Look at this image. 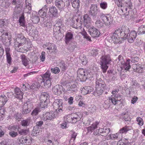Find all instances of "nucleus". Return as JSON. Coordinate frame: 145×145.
I'll use <instances>...</instances> for the list:
<instances>
[{"label": "nucleus", "instance_id": "5", "mask_svg": "<svg viewBox=\"0 0 145 145\" xmlns=\"http://www.w3.org/2000/svg\"><path fill=\"white\" fill-rule=\"evenodd\" d=\"M50 73L49 71H47L45 73L41 74L40 76V78H39L37 79L39 85H38L37 84L36 82L31 86L30 88L34 89L36 88H37L38 86H40V84L42 83H44L46 80L50 79Z\"/></svg>", "mask_w": 145, "mask_h": 145}, {"label": "nucleus", "instance_id": "52", "mask_svg": "<svg viewBox=\"0 0 145 145\" xmlns=\"http://www.w3.org/2000/svg\"><path fill=\"white\" fill-rule=\"evenodd\" d=\"M14 117L17 121H20L22 118V114L19 113H15L14 115Z\"/></svg>", "mask_w": 145, "mask_h": 145}, {"label": "nucleus", "instance_id": "32", "mask_svg": "<svg viewBox=\"0 0 145 145\" xmlns=\"http://www.w3.org/2000/svg\"><path fill=\"white\" fill-rule=\"evenodd\" d=\"M119 133H116V134H110L107 136L109 137V139L111 140L119 139H120L119 137Z\"/></svg>", "mask_w": 145, "mask_h": 145}, {"label": "nucleus", "instance_id": "10", "mask_svg": "<svg viewBox=\"0 0 145 145\" xmlns=\"http://www.w3.org/2000/svg\"><path fill=\"white\" fill-rule=\"evenodd\" d=\"M88 32L91 36L93 37H97L99 36L100 32L99 30L93 26H88Z\"/></svg>", "mask_w": 145, "mask_h": 145}, {"label": "nucleus", "instance_id": "49", "mask_svg": "<svg viewBox=\"0 0 145 145\" xmlns=\"http://www.w3.org/2000/svg\"><path fill=\"white\" fill-rule=\"evenodd\" d=\"M126 141L125 142L123 139L119 140L117 143V145H131L130 143L128 142L127 140H126Z\"/></svg>", "mask_w": 145, "mask_h": 145}, {"label": "nucleus", "instance_id": "35", "mask_svg": "<svg viewBox=\"0 0 145 145\" xmlns=\"http://www.w3.org/2000/svg\"><path fill=\"white\" fill-rule=\"evenodd\" d=\"M31 0H25V5H26V8H27L29 10L28 13L29 14H30V11L31 9Z\"/></svg>", "mask_w": 145, "mask_h": 145}, {"label": "nucleus", "instance_id": "30", "mask_svg": "<svg viewBox=\"0 0 145 145\" xmlns=\"http://www.w3.org/2000/svg\"><path fill=\"white\" fill-rule=\"evenodd\" d=\"M73 34L71 32L67 33L65 37V42L67 44L72 39Z\"/></svg>", "mask_w": 145, "mask_h": 145}, {"label": "nucleus", "instance_id": "34", "mask_svg": "<svg viewBox=\"0 0 145 145\" xmlns=\"http://www.w3.org/2000/svg\"><path fill=\"white\" fill-rule=\"evenodd\" d=\"M12 37L11 35H9V38L6 40L3 39L2 40L3 43L7 46H8L11 45L12 43Z\"/></svg>", "mask_w": 145, "mask_h": 145}, {"label": "nucleus", "instance_id": "4", "mask_svg": "<svg viewBox=\"0 0 145 145\" xmlns=\"http://www.w3.org/2000/svg\"><path fill=\"white\" fill-rule=\"evenodd\" d=\"M16 37V39L14 40V46L16 49H20L22 46L27 42V40L22 33L17 34Z\"/></svg>", "mask_w": 145, "mask_h": 145}, {"label": "nucleus", "instance_id": "61", "mask_svg": "<svg viewBox=\"0 0 145 145\" xmlns=\"http://www.w3.org/2000/svg\"><path fill=\"white\" fill-rule=\"evenodd\" d=\"M40 112L39 109L38 108H36L33 110L31 113V115L33 116L37 115L39 112Z\"/></svg>", "mask_w": 145, "mask_h": 145}, {"label": "nucleus", "instance_id": "53", "mask_svg": "<svg viewBox=\"0 0 145 145\" xmlns=\"http://www.w3.org/2000/svg\"><path fill=\"white\" fill-rule=\"evenodd\" d=\"M19 21L21 26L25 27L24 17V16H22L20 18L19 20Z\"/></svg>", "mask_w": 145, "mask_h": 145}, {"label": "nucleus", "instance_id": "29", "mask_svg": "<svg viewBox=\"0 0 145 145\" xmlns=\"http://www.w3.org/2000/svg\"><path fill=\"white\" fill-rule=\"evenodd\" d=\"M121 116L123 119L125 121H130L131 120L130 116L127 112L123 113Z\"/></svg>", "mask_w": 145, "mask_h": 145}, {"label": "nucleus", "instance_id": "48", "mask_svg": "<svg viewBox=\"0 0 145 145\" xmlns=\"http://www.w3.org/2000/svg\"><path fill=\"white\" fill-rule=\"evenodd\" d=\"M77 85L73 84H72L70 87L69 88V90L72 92H75L77 91Z\"/></svg>", "mask_w": 145, "mask_h": 145}, {"label": "nucleus", "instance_id": "9", "mask_svg": "<svg viewBox=\"0 0 145 145\" xmlns=\"http://www.w3.org/2000/svg\"><path fill=\"white\" fill-rule=\"evenodd\" d=\"M57 116V112L51 111L43 114L42 118L44 121L48 122L50 120H52Z\"/></svg>", "mask_w": 145, "mask_h": 145}, {"label": "nucleus", "instance_id": "55", "mask_svg": "<svg viewBox=\"0 0 145 145\" xmlns=\"http://www.w3.org/2000/svg\"><path fill=\"white\" fill-rule=\"evenodd\" d=\"M24 105H26V107H27V108L31 110L33 106L31 102L29 101H28L26 103H25Z\"/></svg>", "mask_w": 145, "mask_h": 145}, {"label": "nucleus", "instance_id": "3", "mask_svg": "<svg viewBox=\"0 0 145 145\" xmlns=\"http://www.w3.org/2000/svg\"><path fill=\"white\" fill-rule=\"evenodd\" d=\"M96 89L94 93V95L97 96L101 95L105 90L106 85L104 81L99 79L96 82Z\"/></svg>", "mask_w": 145, "mask_h": 145}, {"label": "nucleus", "instance_id": "60", "mask_svg": "<svg viewBox=\"0 0 145 145\" xmlns=\"http://www.w3.org/2000/svg\"><path fill=\"white\" fill-rule=\"evenodd\" d=\"M9 35H8V33H3L1 36L0 39L2 42V40L3 39L6 40L9 38Z\"/></svg>", "mask_w": 145, "mask_h": 145}, {"label": "nucleus", "instance_id": "19", "mask_svg": "<svg viewBox=\"0 0 145 145\" xmlns=\"http://www.w3.org/2000/svg\"><path fill=\"white\" fill-rule=\"evenodd\" d=\"M71 116L73 119L74 123H75L80 120L82 117V114L80 112H78L71 114Z\"/></svg>", "mask_w": 145, "mask_h": 145}, {"label": "nucleus", "instance_id": "38", "mask_svg": "<svg viewBox=\"0 0 145 145\" xmlns=\"http://www.w3.org/2000/svg\"><path fill=\"white\" fill-rule=\"evenodd\" d=\"M30 120L29 119L23 120L21 121V125L23 127H26L29 125L30 123Z\"/></svg>", "mask_w": 145, "mask_h": 145}, {"label": "nucleus", "instance_id": "6", "mask_svg": "<svg viewBox=\"0 0 145 145\" xmlns=\"http://www.w3.org/2000/svg\"><path fill=\"white\" fill-rule=\"evenodd\" d=\"M122 27H124L128 30L127 33H125L124 34H123V35L124 36L123 37V40L127 39L129 42L130 43L133 42L136 38L137 36V32L135 31H131L129 33V30L128 27L125 26H122Z\"/></svg>", "mask_w": 145, "mask_h": 145}, {"label": "nucleus", "instance_id": "58", "mask_svg": "<svg viewBox=\"0 0 145 145\" xmlns=\"http://www.w3.org/2000/svg\"><path fill=\"white\" fill-rule=\"evenodd\" d=\"M51 78L45 80L44 83V85L45 87L49 88L51 86Z\"/></svg>", "mask_w": 145, "mask_h": 145}, {"label": "nucleus", "instance_id": "51", "mask_svg": "<svg viewBox=\"0 0 145 145\" xmlns=\"http://www.w3.org/2000/svg\"><path fill=\"white\" fill-rule=\"evenodd\" d=\"M77 43L75 42H72L71 43L69 46V48L70 50L72 51L76 47Z\"/></svg>", "mask_w": 145, "mask_h": 145}, {"label": "nucleus", "instance_id": "11", "mask_svg": "<svg viewBox=\"0 0 145 145\" xmlns=\"http://www.w3.org/2000/svg\"><path fill=\"white\" fill-rule=\"evenodd\" d=\"M65 27L64 24L61 19H59L57 20L56 23L54 25L53 30L55 31L56 30H64Z\"/></svg>", "mask_w": 145, "mask_h": 145}, {"label": "nucleus", "instance_id": "21", "mask_svg": "<svg viewBox=\"0 0 145 145\" xmlns=\"http://www.w3.org/2000/svg\"><path fill=\"white\" fill-rule=\"evenodd\" d=\"M83 22L84 23V25L87 28H88V26H89L88 25V24L90 23L91 21V18L87 14H86L83 16Z\"/></svg>", "mask_w": 145, "mask_h": 145}, {"label": "nucleus", "instance_id": "8", "mask_svg": "<svg viewBox=\"0 0 145 145\" xmlns=\"http://www.w3.org/2000/svg\"><path fill=\"white\" fill-rule=\"evenodd\" d=\"M100 17L103 21L106 26H110L112 23L113 21V17L109 14H105L103 13L100 14Z\"/></svg>", "mask_w": 145, "mask_h": 145}, {"label": "nucleus", "instance_id": "31", "mask_svg": "<svg viewBox=\"0 0 145 145\" xmlns=\"http://www.w3.org/2000/svg\"><path fill=\"white\" fill-rule=\"evenodd\" d=\"M99 123V122L98 121L96 122L95 123H93L91 126L88 127L87 129L88 131L89 132H92L93 131L97 128V125Z\"/></svg>", "mask_w": 145, "mask_h": 145}, {"label": "nucleus", "instance_id": "17", "mask_svg": "<svg viewBox=\"0 0 145 145\" xmlns=\"http://www.w3.org/2000/svg\"><path fill=\"white\" fill-rule=\"evenodd\" d=\"M56 5L58 8L59 10L60 11L64 10V7L65 5V4L64 1V0H56L55 2Z\"/></svg>", "mask_w": 145, "mask_h": 145}, {"label": "nucleus", "instance_id": "14", "mask_svg": "<svg viewBox=\"0 0 145 145\" xmlns=\"http://www.w3.org/2000/svg\"><path fill=\"white\" fill-rule=\"evenodd\" d=\"M63 88L62 86L60 85H57L52 88V91L54 93L57 95H60L63 91Z\"/></svg>", "mask_w": 145, "mask_h": 145}, {"label": "nucleus", "instance_id": "46", "mask_svg": "<svg viewBox=\"0 0 145 145\" xmlns=\"http://www.w3.org/2000/svg\"><path fill=\"white\" fill-rule=\"evenodd\" d=\"M63 102L62 100L61 99H56L55 100L54 102L53 103V106H57L58 104H59L61 105H63Z\"/></svg>", "mask_w": 145, "mask_h": 145}, {"label": "nucleus", "instance_id": "62", "mask_svg": "<svg viewBox=\"0 0 145 145\" xmlns=\"http://www.w3.org/2000/svg\"><path fill=\"white\" fill-rule=\"evenodd\" d=\"M65 64L63 61H61L59 64V66L61 68L62 71L66 70L67 67L65 65Z\"/></svg>", "mask_w": 145, "mask_h": 145}, {"label": "nucleus", "instance_id": "36", "mask_svg": "<svg viewBox=\"0 0 145 145\" xmlns=\"http://www.w3.org/2000/svg\"><path fill=\"white\" fill-rule=\"evenodd\" d=\"M111 98L108 100L106 101L103 105L104 107L106 109H108L110 108L112 103Z\"/></svg>", "mask_w": 145, "mask_h": 145}, {"label": "nucleus", "instance_id": "15", "mask_svg": "<svg viewBox=\"0 0 145 145\" xmlns=\"http://www.w3.org/2000/svg\"><path fill=\"white\" fill-rule=\"evenodd\" d=\"M43 48L45 49V50L48 52V51L49 52L50 50H54L55 51L56 49V47L55 46V44L53 43H48L45 44H44L43 46Z\"/></svg>", "mask_w": 145, "mask_h": 145}, {"label": "nucleus", "instance_id": "59", "mask_svg": "<svg viewBox=\"0 0 145 145\" xmlns=\"http://www.w3.org/2000/svg\"><path fill=\"white\" fill-rule=\"evenodd\" d=\"M26 105H24L23 108V112L22 114H27L31 111V110L30 109H29L27 108V107H26Z\"/></svg>", "mask_w": 145, "mask_h": 145}, {"label": "nucleus", "instance_id": "63", "mask_svg": "<svg viewBox=\"0 0 145 145\" xmlns=\"http://www.w3.org/2000/svg\"><path fill=\"white\" fill-rule=\"evenodd\" d=\"M51 71L52 72L55 74L59 73L60 72L59 68L57 67H55L54 68H51Z\"/></svg>", "mask_w": 145, "mask_h": 145}, {"label": "nucleus", "instance_id": "13", "mask_svg": "<svg viewBox=\"0 0 145 145\" xmlns=\"http://www.w3.org/2000/svg\"><path fill=\"white\" fill-rule=\"evenodd\" d=\"M111 98L112 103L114 105L120 104L123 103V99L121 98V96L120 95L115 96Z\"/></svg>", "mask_w": 145, "mask_h": 145}, {"label": "nucleus", "instance_id": "24", "mask_svg": "<svg viewBox=\"0 0 145 145\" xmlns=\"http://www.w3.org/2000/svg\"><path fill=\"white\" fill-rule=\"evenodd\" d=\"M110 131L109 128L104 127L103 129H100V134L101 136L105 137L107 135Z\"/></svg>", "mask_w": 145, "mask_h": 145}, {"label": "nucleus", "instance_id": "44", "mask_svg": "<svg viewBox=\"0 0 145 145\" xmlns=\"http://www.w3.org/2000/svg\"><path fill=\"white\" fill-rule=\"evenodd\" d=\"M95 25L99 28L103 27L104 26L103 23L100 20L96 21L95 23Z\"/></svg>", "mask_w": 145, "mask_h": 145}, {"label": "nucleus", "instance_id": "20", "mask_svg": "<svg viewBox=\"0 0 145 145\" xmlns=\"http://www.w3.org/2000/svg\"><path fill=\"white\" fill-rule=\"evenodd\" d=\"M15 97L20 100H21L23 98L24 95L23 93L20 90L19 88L16 87L14 90Z\"/></svg>", "mask_w": 145, "mask_h": 145}, {"label": "nucleus", "instance_id": "16", "mask_svg": "<svg viewBox=\"0 0 145 145\" xmlns=\"http://www.w3.org/2000/svg\"><path fill=\"white\" fill-rule=\"evenodd\" d=\"M48 5H45L39 11L38 13L40 16L42 18L48 17V15H46V12L48 10Z\"/></svg>", "mask_w": 145, "mask_h": 145}, {"label": "nucleus", "instance_id": "22", "mask_svg": "<svg viewBox=\"0 0 145 145\" xmlns=\"http://www.w3.org/2000/svg\"><path fill=\"white\" fill-rule=\"evenodd\" d=\"M49 10L48 14L49 16L52 15V16H56L57 15V10L56 8L54 6L49 7Z\"/></svg>", "mask_w": 145, "mask_h": 145}, {"label": "nucleus", "instance_id": "2", "mask_svg": "<svg viewBox=\"0 0 145 145\" xmlns=\"http://www.w3.org/2000/svg\"><path fill=\"white\" fill-rule=\"evenodd\" d=\"M100 62L101 63L102 70L104 73H105L108 68L107 65L110 63L111 59L110 56L109 54H106L105 52L102 53L101 57L100 58Z\"/></svg>", "mask_w": 145, "mask_h": 145}, {"label": "nucleus", "instance_id": "37", "mask_svg": "<svg viewBox=\"0 0 145 145\" xmlns=\"http://www.w3.org/2000/svg\"><path fill=\"white\" fill-rule=\"evenodd\" d=\"M31 18L32 22L35 24L37 23L40 20L39 16L35 15H33V14L31 16Z\"/></svg>", "mask_w": 145, "mask_h": 145}, {"label": "nucleus", "instance_id": "43", "mask_svg": "<svg viewBox=\"0 0 145 145\" xmlns=\"http://www.w3.org/2000/svg\"><path fill=\"white\" fill-rule=\"evenodd\" d=\"M145 28V25H141L139 27L137 31L138 34L142 35L144 34Z\"/></svg>", "mask_w": 145, "mask_h": 145}, {"label": "nucleus", "instance_id": "18", "mask_svg": "<svg viewBox=\"0 0 145 145\" xmlns=\"http://www.w3.org/2000/svg\"><path fill=\"white\" fill-rule=\"evenodd\" d=\"M64 30H56L55 31L53 30L54 35L55 38L57 40H61L64 36L63 33Z\"/></svg>", "mask_w": 145, "mask_h": 145}, {"label": "nucleus", "instance_id": "25", "mask_svg": "<svg viewBox=\"0 0 145 145\" xmlns=\"http://www.w3.org/2000/svg\"><path fill=\"white\" fill-rule=\"evenodd\" d=\"M49 98V95L47 92H42L40 97V101H47Z\"/></svg>", "mask_w": 145, "mask_h": 145}, {"label": "nucleus", "instance_id": "45", "mask_svg": "<svg viewBox=\"0 0 145 145\" xmlns=\"http://www.w3.org/2000/svg\"><path fill=\"white\" fill-rule=\"evenodd\" d=\"M63 102L62 100L61 99H56L55 100L54 102L53 103V106H57L58 104H59L61 105H63Z\"/></svg>", "mask_w": 145, "mask_h": 145}, {"label": "nucleus", "instance_id": "28", "mask_svg": "<svg viewBox=\"0 0 145 145\" xmlns=\"http://www.w3.org/2000/svg\"><path fill=\"white\" fill-rule=\"evenodd\" d=\"M131 127L129 126H125L121 129L119 132L120 134H126L128 131L131 129Z\"/></svg>", "mask_w": 145, "mask_h": 145}, {"label": "nucleus", "instance_id": "26", "mask_svg": "<svg viewBox=\"0 0 145 145\" xmlns=\"http://www.w3.org/2000/svg\"><path fill=\"white\" fill-rule=\"evenodd\" d=\"M9 0H1L0 1V5L5 8H7L9 7L11 3Z\"/></svg>", "mask_w": 145, "mask_h": 145}, {"label": "nucleus", "instance_id": "41", "mask_svg": "<svg viewBox=\"0 0 145 145\" xmlns=\"http://www.w3.org/2000/svg\"><path fill=\"white\" fill-rule=\"evenodd\" d=\"M40 130L39 128H35L34 127V128L33 130L32 131L31 133V135L33 136H37L39 135L40 133Z\"/></svg>", "mask_w": 145, "mask_h": 145}, {"label": "nucleus", "instance_id": "33", "mask_svg": "<svg viewBox=\"0 0 145 145\" xmlns=\"http://www.w3.org/2000/svg\"><path fill=\"white\" fill-rule=\"evenodd\" d=\"M72 6L74 8H78L80 1L79 0H71Z\"/></svg>", "mask_w": 145, "mask_h": 145}, {"label": "nucleus", "instance_id": "40", "mask_svg": "<svg viewBox=\"0 0 145 145\" xmlns=\"http://www.w3.org/2000/svg\"><path fill=\"white\" fill-rule=\"evenodd\" d=\"M78 18H80V19L79 20H78L76 23L77 24V29L82 28V24L83 23V19L81 16L79 15Z\"/></svg>", "mask_w": 145, "mask_h": 145}, {"label": "nucleus", "instance_id": "50", "mask_svg": "<svg viewBox=\"0 0 145 145\" xmlns=\"http://www.w3.org/2000/svg\"><path fill=\"white\" fill-rule=\"evenodd\" d=\"M56 110V112H62L63 110V107L62 105H60L59 104H58L57 106H53Z\"/></svg>", "mask_w": 145, "mask_h": 145}, {"label": "nucleus", "instance_id": "56", "mask_svg": "<svg viewBox=\"0 0 145 145\" xmlns=\"http://www.w3.org/2000/svg\"><path fill=\"white\" fill-rule=\"evenodd\" d=\"M19 127L17 125H13V126H9L8 127V129L10 131H15L16 129L19 130Z\"/></svg>", "mask_w": 145, "mask_h": 145}, {"label": "nucleus", "instance_id": "12", "mask_svg": "<svg viewBox=\"0 0 145 145\" xmlns=\"http://www.w3.org/2000/svg\"><path fill=\"white\" fill-rule=\"evenodd\" d=\"M77 74L80 79L86 80L89 77L88 72L83 69H80L77 71Z\"/></svg>", "mask_w": 145, "mask_h": 145}, {"label": "nucleus", "instance_id": "23", "mask_svg": "<svg viewBox=\"0 0 145 145\" xmlns=\"http://www.w3.org/2000/svg\"><path fill=\"white\" fill-rule=\"evenodd\" d=\"M93 88L89 86H85L81 90V93L84 95L90 93L93 91Z\"/></svg>", "mask_w": 145, "mask_h": 145}, {"label": "nucleus", "instance_id": "57", "mask_svg": "<svg viewBox=\"0 0 145 145\" xmlns=\"http://www.w3.org/2000/svg\"><path fill=\"white\" fill-rule=\"evenodd\" d=\"M22 59L23 64L25 66H26L28 64V61L27 59L25 57L24 55L22 56Z\"/></svg>", "mask_w": 145, "mask_h": 145}, {"label": "nucleus", "instance_id": "1", "mask_svg": "<svg viewBox=\"0 0 145 145\" xmlns=\"http://www.w3.org/2000/svg\"><path fill=\"white\" fill-rule=\"evenodd\" d=\"M127 29L124 27L117 29L111 36L112 41L115 44L121 43V39L123 40V37L124 36L123 34L127 32Z\"/></svg>", "mask_w": 145, "mask_h": 145}, {"label": "nucleus", "instance_id": "7", "mask_svg": "<svg viewBox=\"0 0 145 145\" xmlns=\"http://www.w3.org/2000/svg\"><path fill=\"white\" fill-rule=\"evenodd\" d=\"M103 12L101 11L97 5L96 4H91L89 10V14L93 18L96 20L97 14L98 13L99 16H100V14Z\"/></svg>", "mask_w": 145, "mask_h": 145}, {"label": "nucleus", "instance_id": "47", "mask_svg": "<svg viewBox=\"0 0 145 145\" xmlns=\"http://www.w3.org/2000/svg\"><path fill=\"white\" fill-rule=\"evenodd\" d=\"M99 5L100 7L103 10H106L107 8L108 4L106 2H101Z\"/></svg>", "mask_w": 145, "mask_h": 145}, {"label": "nucleus", "instance_id": "27", "mask_svg": "<svg viewBox=\"0 0 145 145\" xmlns=\"http://www.w3.org/2000/svg\"><path fill=\"white\" fill-rule=\"evenodd\" d=\"M121 64L123 65V68L126 70L128 71L131 68V62L130 59H127L125 62L123 64L122 63Z\"/></svg>", "mask_w": 145, "mask_h": 145}, {"label": "nucleus", "instance_id": "54", "mask_svg": "<svg viewBox=\"0 0 145 145\" xmlns=\"http://www.w3.org/2000/svg\"><path fill=\"white\" fill-rule=\"evenodd\" d=\"M24 105H26V107H27V108L31 110L33 106L31 102L29 101H28L26 103H25Z\"/></svg>", "mask_w": 145, "mask_h": 145}, {"label": "nucleus", "instance_id": "39", "mask_svg": "<svg viewBox=\"0 0 145 145\" xmlns=\"http://www.w3.org/2000/svg\"><path fill=\"white\" fill-rule=\"evenodd\" d=\"M80 19V18H77L75 19L73 18L72 19L71 23V24L72 25V26L76 29H77V24L76 23L78 20H79Z\"/></svg>", "mask_w": 145, "mask_h": 145}, {"label": "nucleus", "instance_id": "64", "mask_svg": "<svg viewBox=\"0 0 145 145\" xmlns=\"http://www.w3.org/2000/svg\"><path fill=\"white\" fill-rule=\"evenodd\" d=\"M8 134L10 137L12 138H15L18 135V133L14 131H10L9 132Z\"/></svg>", "mask_w": 145, "mask_h": 145}, {"label": "nucleus", "instance_id": "42", "mask_svg": "<svg viewBox=\"0 0 145 145\" xmlns=\"http://www.w3.org/2000/svg\"><path fill=\"white\" fill-rule=\"evenodd\" d=\"M18 133L21 135H26L29 132L28 129H21L18 130Z\"/></svg>", "mask_w": 145, "mask_h": 145}]
</instances>
